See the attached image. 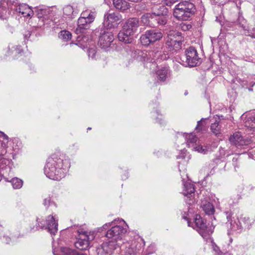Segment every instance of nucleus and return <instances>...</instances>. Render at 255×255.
Segmentation results:
<instances>
[{
	"instance_id": "obj_1",
	"label": "nucleus",
	"mask_w": 255,
	"mask_h": 255,
	"mask_svg": "<svg viewBox=\"0 0 255 255\" xmlns=\"http://www.w3.org/2000/svg\"><path fill=\"white\" fill-rule=\"evenodd\" d=\"M63 163V160L56 155L49 157L44 169L45 174L49 179L60 180L65 176L66 170Z\"/></svg>"
},
{
	"instance_id": "obj_2",
	"label": "nucleus",
	"mask_w": 255,
	"mask_h": 255,
	"mask_svg": "<svg viewBox=\"0 0 255 255\" xmlns=\"http://www.w3.org/2000/svg\"><path fill=\"white\" fill-rule=\"evenodd\" d=\"M195 6L192 3L184 0L175 5L173 15L179 20H187L193 14Z\"/></svg>"
},
{
	"instance_id": "obj_3",
	"label": "nucleus",
	"mask_w": 255,
	"mask_h": 255,
	"mask_svg": "<svg viewBox=\"0 0 255 255\" xmlns=\"http://www.w3.org/2000/svg\"><path fill=\"white\" fill-rule=\"evenodd\" d=\"M119 220V219H116L111 222L106 223L103 226V228L106 229L109 226L114 225L107 231L106 237L116 242L121 243L122 244L123 242L122 241V239L123 236L127 232V229L121 225H116Z\"/></svg>"
},
{
	"instance_id": "obj_4",
	"label": "nucleus",
	"mask_w": 255,
	"mask_h": 255,
	"mask_svg": "<svg viewBox=\"0 0 255 255\" xmlns=\"http://www.w3.org/2000/svg\"><path fill=\"white\" fill-rule=\"evenodd\" d=\"M183 41V37L180 32L170 30L165 38V45L170 50H177L181 48Z\"/></svg>"
},
{
	"instance_id": "obj_5",
	"label": "nucleus",
	"mask_w": 255,
	"mask_h": 255,
	"mask_svg": "<svg viewBox=\"0 0 255 255\" xmlns=\"http://www.w3.org/2000/svg\"><path fill=\"white\" fill-rule=\"evenodd\" d=\"M163 35V33L160 30L157 29L147 30L140 36V42L142 45L147 46L150 44L160 40Z\"/></svg>"
},
{
	"instance_id": "obj_6",
	"label": "nucleus",
	"mask_w": 255,
	"mask_h": 255,
	"mask_svg": "<svg viewBox=\"0 0 255 255\" xmlns=\"http://www.w3.org/2000/svg\"><path fill=\"white\" fill-rule=\"evenodd\" d=\"M79 238L75 243V247L80 250H87L89 249L90 242L95 238L93 233L78 230Z\"/></svg>"
},
{
	"instance_id": "obj_7",
	"label": "nucleus",
	"mask_w": 255,
	"mask_h": 255,
	"mask_svg": "<svg viewBox=\"0 0 255 255\" xmlns=\"http://www.w3.org/2000/svg\"><path fill=\"white\" fill-rule=\"evenodd\" d=\"M182 64L185 66L195 67L201 63L197 50L190 47L185 51V61L182 60Z\"/></svg>"
},
{
	"instance_id": "obj_8",
	"label": "nucleus",
	"mask_w": 255,
	"mask_h": 255,
	"mask_svg": "<svg viewBox=\"0 0 255 255\" xmlns=\"http://www.w3.org/2000/svg\"><path fill=\"white\" fill-rule=\"evenodd\" d=\"M38 227L41 229H47L48 231L52 235H55L58 230V223L55 220L53 216L49 215L45 221H38Z\"/></svg>"
},
{
	"instance_id": "obj_9",
	"label": "nucleus",
	"mask_w": 255,
	"mask_h": 255,
	"mask_svg": "<svg viewBox=\"0 0 255 255\" xmlns=\"http://www.w3.org/2000/svg\"><path fill=\"white\" fill-rule=\"evenodd\" d=\"M122 16L117 12L106 13L104 15V25L107 29L115 28L121 21Z\"/></svg>"
},
{
	"instance_id": "obj_10",
	"label": "nucleus",
	"mask_w": 255,
	"mask_h": 255,
	"mask_svg": "<svg viewBox=\"0 0 255 255\" xmlns=\"http://www.w3.org/2000/svg\"><path fill=\"white\" fill-rule=\"evenodd\" d=\"M35 11L39 18V22L41 21L42 24H44L45 23H48V22H46V21L51 20L53 13L49 7L40 6L35 8Z\"/></svg>"
},
{
	"instance_id": "obj_11",
	"label": "nucleus",
	"mask_w": 255,
	"mask_h": 255,
	"mask_svg": "<svg viewBox=\"0 0 255 255\" xmlns=\"http://www.w3.org/2000/svg\"><path fill=\"white\" fill-rule=\"evenodd\" d=\"M114 36L113 32L110 30L102 29L100 32L99 39V44L103 48L109 47L111 43L113 41Z\"/></svg>"
},
{
	"instance_id": "obj_12",
	"label": "nucleus",
	"mask_w": 255,
	"mask_h": 255,
	"mask_svg": "<svg viewBox=\"0 0 255 255\" xmlns=\"http://www.w3.org/2000/svg\"><path fill=\"white\" fill-rule=\"evenodd\" d=\"M195 223L197 227L199 229V234L203 237L209 236L213 232V229L207 227L202 218L199 215H197L195 218Z\"/></svg>"
},
{
	"instance_id": "obj_13",
	"label": "nucleus",
	"mask_w": 255,
	"mask_h": 255,
	"mask_svg": "<svg viewBox=\"0 0 255 255\" xmlns=\"http://www.w3.org/2000/svg\"><path fill=\"white\" fill-rule=\"evenodd\" d=\"M140 250V245L136 241H132L126 244L125 255H137Z\"/></svg>"
},
{
	"instance_id": "obj_14",
	"label": "nucleus",
	"mask_w": 255,
	"mask_h": 255,
	"mask_svg": "<svg viewBox=\"0 0 255 255\" xmlns=\"http://www.w3.org/2000/svg\"><path fill=\"white\" fill-rule=\"evenodd\" d=\"M229 140L232 144L237 147L247 145L249 143V140L247 138H244L241 133L239 132H237L231 135L229 138Z\"/></svg>"
},
{
	"instance_id": "obj_15",
	"label": "nucleus",
	"mask_w": 255,
	"mask_h": 255,
	"mask_svg": "<svg viewBox=\"0 0 255 255\" xmlns=\"http://www.w3.org/2000/svg\"><path fill=\"white\" fill-rule=\"evenodd\" d=\"M183 185V194L188 198H189V201H186V202L189 204H191L194 202L193 199L192 197L194 195V186L193 184L189 182H186L184 183Z\"/></svg>"
},
{
	"instance_id": "obj_16",
	"label": "nucleus",
	"mask_w": 255,
	"mask_h": 255,
	"mask_svg": "<svg viewBox=\"0 0 255 255\" xmlns=\"http://www.w3.org/2000/svg\"><path fill=\"white\" fill-rule=\"evenodd\" d=\"M121 245V243L111 240L109 242L103 243L102 245V249L105 253L112 254L114 250L120 248Z\"/></svg>"
},
{
	"instance_id": "obj_17",
	"label": "nucleus",
	"mask_w": 255,
	"mask_h": 255,
	"mask_svg": "<svg viewBox=\"0 0 255 255\" xmlns=\"http://www.w3.org/2000/svg\"><path fill=\"white\" fill-rule=\"evenodd\" d=\"M139 26V21L136 18H131L128 19L124 26V29L127 30L133 34Z\"/></svg>"
},
{
	"instance_id": "obj_18",
	"label": "nucleus",
	"mask_w": 255,
	"mask_h": 255,
	"mask_svg": "<svg viewBox=\"0 0 255 255\" xmlns=\"http://www.w3.org/2000/svg\"><path fill=\"white\" fill-rule=\"evenodd\" d=\"M160 12H153L152 13H147L141 16L140 21L144 25L147 26H153L154 24L152 22L153 19L157 16H159Z\"/></svg>"
},
{
	"instance_id": "obj_19",
	"label": "nucleus",
	"mask_w": 255,
	"mask_h": 255,
	"mask_svg": "<svg viewBox=\"0 0 255 255\" xmlns=\"http://www.w3.org/2000/svg\"><path fill=\"white\" fill-rule=\"evenodd\" d=\"M15 10L16 12L20 13L23 16H31L33 14V11L25 4H20L17 6Z\"/></svg>"
},
{
	"instance_id": "obj_20",
	"label": "nucleus",
	"mask_w": 255,
	"mask_h": 255,
	"mask_svg": "<svg viewBox=\"0 0 255 255\" xmlns=\"http://www.w3.org/2000/svg\"><path fill=\"white\" fill-rule=\"evenodd\" d=\"M113 4L117 9L125 11L130 7V4L125 0H113Z\"/></svg>"
},
{
	"instance_id": "obj_21",
	"label": "nucleus",
	"mask_w": 255,
	"mask_h": 255,
	"mask_svg": "<svg viewBox=\"0 0 255 255\" xmlns=\"http://www.w3.org/2000/svg\"><path fill=\"white\" fill-rule=\"evenodd\" d=\"M131 35H132V34L129 33L128 31L124 29L123 28V31L119 33L118 37L121 41H123L127 43H130L131 42L132 40V38L130 37Z\"/></svg>"
},
{
	"instance_id": "obj_22",
	"label": "nucleus",
	"mask_w": 255,
	"mask_h": 255,
	"mask_svg": "<svg viewBox=\"0 0 255 255\" xmlns=\"http://www.w3.org/2000/svg\"><path fill=\"white\" fill-rule=\"evenodd\" d=\"M186 143L188 147H191L193 149L197 145L196 142L198 138L193 133L185 134Z\"/></svg>"
},
{
	"instance_id": "obj_23",
	"label": "nucleus",
	"mask_w": 255,
	"mask_h": 255,
	"mask_svg": "<svg viewBox=\"0 0 255 255\" xmlns=\"http://www.w3.org/2000/svg\"><path fill=\"white\" fill-rule=\"evenodd\" d=\"M60 255H88L82 251H77L68 248H61Z\"/></svg>"
},
{
	"instance_id": "obj_24",
	"label": "nucleus",
	"mask_w": 255,
	"mask_h": 255,
	"mask_svg": "<svg viewBox=\"0 0 255 255\" xmlns=\"http://www.w3.org/2000/svg\"><path fill=\"white\" fill-rule=\"evenodd\" d=\"M156 74L160 80L164 81L169 74V69L167 67H161L156 72Z\"/></svg>"
},
{
	"instance_id": "obj_25",
	"label": "nucleus",
	"mask_w": 255,
	"mask_h": 255,
	"mask_svg": "<svg viewBox=\"0 0 255 255\" xmlns=\"http://www.w3.org/2000/svg\"><path fill=\"white\" fill-rule=\"evenodd\" d=\"M81 15L88 22H93L96 17V13L94 11H92L91 10L87 9L83 11Z\"/></svg>"
},
{
	"instance_id": "obj_26",
	"label": "nucleus",
	"mask_w": 255,
	"mask_h": 255,
	"mask_svg": "<svg viewBox=\"0 0 255 255\" xmlns=\"http://www.w3.org/2000/svg\"><path fill=\"white\" fill-rule=\"evenodd\" d=\"M90 23L91 22H88L81 15L78 20V28L76 30L77 33H78L79 32H83L84 30L86 28L85 26Z\"/></svg>"
},
{
	"instance_id": "obj_27",
	"label": "nucleus",
	"mask_w": 255,
	"mask_h": 255,
	"mask_svg": "<svg viewBox=\"0 0 255 255\" xmlns=\"http://www.w3.org/2000/svg\"><path fill=\"white\" fill-rule=\"evenodd\" d=\"M201 206L206 214L212 215L214 213V207L210 202L203 201Z\"/></svg>"
},
{
	"instance_id": "obj_28",
	"label": "nucleus",
	"mask_w": 255,
	"mask_h": 255,
	"mask_svg": "<svg viewBox=\"0 0 255 255\" xmlns=\"http://www.w3.org/2000/svg\"><path fill=\"white\" fill-rule=\"evenodd\" d=\"M245 126L255 131V116L248 118L245 122Z\"/></svg>"
},
{
	"instance_id": "obj_29",
	"label": "nucleus",
	"mask_w": 255,
	"mask_h": 255,
	"mask_svg": "<svg viewBox=\"0 0 255 255\" xmlns=\"http://www.w3.org/2000/svg\"><path fill=\"white\" fill-rule=\"evenodd\" d=\"M221 127L219 122L216 120L214 123L211 124L210 129L212 132L217 135L221 133Z\"/></svg>"
},
{
	"instance_id": "obj_30",
	"label": "nucleus",
	"mask_w": 255,
	"mask_h": 255,
	"mask_svg": "<svg viewBox=\"0 0 255 255\" xmlns=\"http://www.w3.org/2000/svg\"><path fill=\"white\" fill-rule=\"evenodd\" d=\"M72 35L69 31L62 30L59 33V37L64 41H67L71 39Z\"/></svg>"
},
{
	"instance_id": "obj_31",
	"label": "nucleus",
	"mask_w": 255,
	"mask_h": 255,
	"mask_svg": "<svg viewBox=\"0 0 255 255\" xmlns=\"http://www.w3.org/2000/svg\"><path fill=\"white\" fill-rule=\"evenodd\" d=\"M11 184L12 187L14 189H19L20 188L23 184V182L20 179L17 178H13L11 180Z\"/></svg>"
},
{
	"instance_id": "obj_32",
	"label": "nucleus",
	"mask_w": 255,
	"mask_h": 255,
	"mask_svg": "<svg viewBox=\"0 0 255 255\" xmlns=\"http://www.w3.org/2000/svg\"><path fill=\"white\" fill-rule=\"evenodd\" d=\"M239 222L240 223V227H238V228H237L238 229H241L243 228V226L242 225V223H241L242 222L244 223L245 227L249 226L250 223H249V218L248 217H244L243 218H241L240 220L239 221Z\"/></svg>"
},
{
	"instance_id": "obj_33",
	"label": "nucleus",
	"mask_w": 255,
	"mask_h": 255,
	"mask_svg": "<svg viewBox=\"0 0 255 255\" xmlns=\"http://www.w3.org/2000/svg\"><path fill=\"white\" fill-rule=\"evenodd\" d=\"M64 13L66 15H70L73 12V8L70 5L65 6L63 9Z\"/></svg>"
},
{
	"instance_id": "obj_34",
	"label": "nucleus",
	"mask_w": 255,
	"mask_h": 255,
	"mask_svg": "<svg viewBox=\"0 0 255 255\" xmlns=\"http://www.w3.org/2000/svg\"><path fill=\"white\" fill-rule=\"evenodd\" d=\"M193 150H195V151H197L199 152H200L201 153L206 154L207 151V149L206 147L204 148L202 146L198 145L197 146V145L195 146V148L193 149Z\"/></svg>"
},
{
	"instance_id": "obj_35",
	"label": "nucleus",
	"mask_w": 255,
	"mask_h": 255,
	"mask_svg": "<svg viewBox=\"0 0 255 255\" xmlns=\"http://www.w3.org/2000/svg\"><path fill=\"white\" fill-rule=\"evenodd\" d=\"M204 119H202L200 121L198 122L197 125L196 127V129L199 131H202L204 128L205 126L203 124V121Z\"/></svg>"
},
{
	"instance_id": "obj_36",
	"label": "nucleus",
	"mask_w": 255,
	"mask_h": 255,
	"mask_svg": "<svg viewBox=\"0 0 255 255\" xmlns=\"http://www.w3.org/2000/svg\"><path fill=\"white\" fill-rule=\"evenodd\" d=\"M43 205L45 206H55V205L54 203H52L51 202V199L50 197L46 198L44 199L43 203Z\"/></svg>"
},
{
	"instance_id": "obj_37",
	"label": "nucleus",
	"mask_w": 255,
	"mask_h": 255,
	"mask_svg": "<svg viewBox=\"0 0 255 255\" xmlns=\"http://www.w3.org/2000/svg\"><path fill=\"white\" fill-rule=\"evenodd\" d=\"M156 115L158 116L156 118L157 122H159L161 125H163L164 124V121L162 123L160 122V121H162V115L159 114L157 111H155V112L153 113V117H156Z\"/></svg>"
},
{
	"instance_id": "obj_38",
	"label": "nucleus",
	"mask_w": 255,
	"mask_h": 255,
	"mask_svg": "<svg viewBox=\"0 0 255 255\" xmlns=\"http://www.w3.org/2000/svg\"><path fill=\"white\" fill-rule=\"evenodd\" d=\"M156 20L160 25H164L166 22V19L165 17L163 16L158 17Z\"/></svg>"
},
{
	"instance_id": "obj_39",
	"label": "nucleus",
	"mask_w": 255,
	"mask_h": 255,
	"mask_svg": "<svg viewBox=\"0 0 255 255\" xmlns=\"http://www.w3.org/2000/svg\"><path fill=\"white\" fill-rule=\"evenodd\" d=\"M191 28V25L190 24H186L183 23L181 24V29L184 31H186L190 29Z\"/></svg>"
},
{
	"instance_id": "obj_40",
	"label": "nucleus",
	"mask_w": 255,
	"mask_h": 255,
	"mask_svg": "<svg viewBox=\"0 0 255 255\" xmlns=\"http://www.w3.org/2000/svg\"><path fill=\"white\" fill-rule=\"evenodd\" d=\"M249 36L255 38V28H252L249 32Z\"/></svg>"
},
{
	"instance_id": "obj_41",
	"label": "nucleus",
	"mask_w": 255,
	"mask_h": 255,
	"mask_svg": "<svg viewBox=\"0 0 255 255\" xmlns=\"http://www.w3.org/2000/svg\"><path fill=\"white\" fill-rule=\"evenodd\" d=\"M2 240H4V242H5L6 244H9L10 241H11V239L10 238H9L7 236H5L4 235H2Z\"/></svg>"
},
{
	"instance_id": "obj_42",
	"label": "nucleus",
	"mask_w": 255,
	"mask_h": 255,
	"mask_svg": "<svg viewBox=\"0 0 255 255\" xmlns=\"http://www.w3.org/2000/svg\"><path fill=\"white\" fill-rule=\"evenodd\" d=\"M6 152L5 148L0 146V155H3Z\"/></svg>"
},
{
	"instance_id": "obj_43",
	"label": "nucleus",
	"mask_w": 255,
	"mask_h": 255,
	"mask_svg": "<svg viewBox=\"0 0 255 255\" xmlns=\"http://www.w3.org/2000/svg\"><path fill=\"white\" fill-rule=\"evenodd\" d=\"M160 56H161L160 53H159L158 52L155 53V56H154L155 57H157V58L158 59V57Z\"/></svg>"
},
{
	"instance_id": "obj_44",
	"label": "nucleus",
	"mask_w": 255,
	"mask_h": 255,
	"mask_svg": "<svg viewBox=\"0 0 255 255\" xmlns=\"http://www.w3.org/2000/svg\"><path fill=\"white\" fill-rule=\"evenodd\" d=\"M183 218L187 221L188 226H190V223L189 221L188 220V219L185 216H183Z\"/></svg>"
},
{
	"instance_id": "obj_45",
	"label": "nucleus",
	"mask_w": 255,
	"mask_h": 255,
	"mask_svg": "<svg viewBox=\"0 0 255 255\" xmlns=\"http://www.w3.org/2000/svg\"><path fill=\"white\" fill-rule=\"evenodd\" d=\"M167 58V57L165 55H161V59H166Z\"/></svg>"
},
{
	"instance_id": "obj_46",
	"label": "nucleus",
	"mask_w": 255,
	"mask_h": 255,
	"mask_svg": "<svg viewBox=\"0 0 255 255\" xmlns=\"http://www.w3.org/2000/svg\"><path fill=\"white\" fill-rule=\"evenodd\" d=\"M89 53H91V52L93 53V54H94V53H95V50H94V49H90V50H89Z\"/></svg>"
},
{
	"instance_id": "obj_47",
	"label": "nucleus",
	"mask_w": 255,
	"mask_h": 255,
	"mask_svg": "<svg viewBox=\"0 0 255 255\" xmlns=\"http://www.w3.org/2000/svg\"><path fill=\"white\" fill-rule=\"evenodd\" d=\"M237 161V158L234 157L233 158V162H236Z\"/></svg>"
},
{
	"instance_id": "obj_48",
	"label": "nucleus",
	"mask_w": 255,
	"mask_h": 255,
	"mask_svg": "<svg viewBox=\"0 0 255 255\" xmlns=\"http://www.w3.org/2000/svg\"><path fill=\"white\" fill-rule=\"evenodd\" d=\"M3 136H4V139H7L8 137H7V135H6L4 134V135H3Z\"/></svg>"
},
{
	"instance_id": "obj_49",
	"label": "nucleus",
	"mask_w": 255,
	"mask_h": 255,
	"mask_svg": "<svg viewBox=\"0 0 255 255\" xmlns=\"http://www.w3.org/2000/svg\"><path fill=\"white\" fill-rule=\"evenodd\" d=\"M149 54L150 56H151V55H152L153 54V52H150L149 53Z\"/></svg>"
},
{
	"instance_id": "obj_50",
	"label": "nucleus",
	"mask_w": 255,
	"mask_h": 255,
	"mask_svg": "<svg viewBox=\"0 0 255 255\" xmlns=\"http://www.w3.org/2000/svg\"><path fill=\"white\" fill-rule=\"evenodd\" d=\"M28 35H29V36H28L29 37V36H30V34H29V33H28L27 35H25V37H28Z\"/></svg>"
},
{
	"instance_id": "obj_51",
	"label": "nucleus",
	"mask_w": 255,
	"mask_h": 255,
	"mask_svg": "<svg viewBox=\"0 0 255 255\" xmlns=\"http://www.w3.org/2000/svg\"><path fill=\"white\" fill-rule=\"evenodd\" d=\"M249 91H253V89L250 88H249Z\"/></svg>"
},
{
	"instance_id": "obj_52",
	"label": "nucleus",
	"mask_w": 255,
	"mask_h": 255,
	"mask_svg": "<svg viewBox=\"0 0 255 255\" xmlns=\"http://www.w3.org/2000/svg\"><path fill=\"white\" fill-rule=\"evenodd\" d=\"M91 129V128H88L87 129H88V130H90Z\"/></svg>"
},
{
	"instance_id": "obj_53",
	"label": "nucleus",
	"mask_w": 255,
	"mask_h": 255,
	"mask_svg": "<svg viewBox=\"0 0 255 255\" xmlns=\"http://www.w3.org/2000/svg\"><path fill=\"white\" fill-rule=\"evenodd\" d=\"M152 60H153V59H152L151 60H150V62H153ZM153 62H155V60H154V61H153Z\"/></svg>"
},
{
	"instance_id": "obj_54",
	"label": "nucleus",
	"mask_w": 255,
	"mask_h": 255,
	"mask_svg": "<svg viewBox=\"0 0 255 255\" xmlns=\"http://www.w3.org/2000/svg\"><path fill=\"white\" fill-rule=\"evenodd\" d=\"M120 222H124V223H125V222L124 221V220H122L120 221Z\"/></svg>"
},
{
	"instance_id": "obj_55",
	"label": "nucleus",
	"mask_w": 255,
	"mask_h": 255,
	"mask_svg": "<svg viewBox=\"0 0 255 255\" xmlns=\"http://www.w3.org/2000/svg\"><path fill=\"white\" fill-rule=\"evenodd\" d=\"M0 235L1 236L2 235V233H0Z\"/></svg>"
},
{
	"instance_id": "obj_56",
	"label": "nucleus",
	"mask_w": 255,
	"mask_h": 255,
	"mask_svg": "<svg viewBox=\"0 0 255 255\" xmlns=\"http://www.w3.org/2000/svg\"><path fill=\"white\" fill-rule=\"evenodd\" d=\"M187 94V92L185 93V95H186Z\"/></svg>"
},
{
	"instance_id": "obj_57",
	"label": "nucleus",
	"mask_w": 255,
	"mask_h": 255,
	"mask_svg": "<svg viewBox=\"0 0 255 255\" xmlns=\"http://www.w3.org/2000/svg\"><path fill=\"white\" fill-rule=\"evenodd\" d=\"M1 155H0V159H1Z\"/></svg>"
}]
</instances>
